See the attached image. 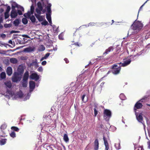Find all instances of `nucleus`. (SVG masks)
I'll return each mask as SVG.
<instances>
[{
    "instance_id": "obj_1",
    "label": "nucleus",
    "mask_w": 150,
    "mask_h": 150,
    "mask_svg": "<svg viewBox=\"0 0 150 150\" xmlns=\"http://www.w3.org/2000/svg\"><path fill=\"white\" fill-rule=\"evenodd\" d=\"M143 26V25L141 22L136 20L131 25L132 29L129 30L127 35H128L129 34L130 32H132L130 35L138 32L142 28Z\"/></svg>"
},
{
    "instance_id": "obj_2",
    "label": "nucleus",
    "mask_w": 150,
    "mask_h": 150,
    "mask_svg": "<svg viewBox=\"0 0 150 150\" xmlns=\"http://www.w3.org/2000/svg\"><path fill=\"white\" fill-rule=\"evenodd\" d=\"M42 3L39 2L38 3V8L36 9V11L37 14H35L36 18L40 21H42L45 19V17L44 16H40L41 14V12L43 9V7Z\"/></svg>"
},
{
    "instance_id": "obj_3",
    "label": "nucleus",
    "mask_w": 150,
    "mask_h": 150,
    "mask_svg": "<svg viewBox=\"0 0 150 150\" xmlns=\"http://www.w3.org/2000/svg\"><path fill=\"white\" fill-rule=\"evenodd\" d=\"M34 7L33 5H32L30 7V11H28L27 13H25L24 14V16L25 17L28 18H30L31 22L33 23H34L35 22L36 19L35 16L33 15L31 16V15L33 14L34 11Z\"/></svg>"
},
{
    "instance_id": "obj_4",
    "label": "nucleus",
    "mask_w": 150,
    "mask_h": 150,
    "mask_svg": "<svg viewBox=\"0 0 150 150\" xmlns=\"http://www.w3.org/2000/svg\"><path fill=\"white\" fill-rule=\"evenodd\" d=\"M18 8L17 11H18V14L19 15H22L23 12H24V8L19 5H18L16 3L14 2L12 4V10L16 9L15 8Z\"/></svg>"
},
{
    "instance_id": "obj_5",
    "label": "nucleus",
    "mask_w": 150,
    "mask_h": 150,
    "mask_svg": "<svg viewBox=\"0 0 150 150\" xmlns=\"http://www.w3.org/2000/svg\"><path fill=\"white\" fill-rule=\"evenodd\" d=\"M30 86V92L33 91V90L35 88V82L33 81H30L29 82ZM31 95V93H30L28 94L25 98H24V100H26L29 99Z\"/></svg>"
},
{
    "instance_id": "obj_6",
    "label": "nucleus",
    "mask_w": 150,
    "mask_h": 150,
    "mask_svg": "<svg viewBox=\"0 0 150 150\" xmlns=\"http://www.w3.org/2000/svg\"><path fill=\"white\" fill-rule=\"evenodd\" d=\"M111 116V112L109 110L105 109L103 113L104 119L106 121H108Z\"/></svg>"
},
{
    "instance_id": "obj_7",
    "label": "nucleus",
    "mask_w": 150,
    "mask_h": 150,
    "mask_svg": "<svg viewBox=\"0 0 150 150\" xmlns=\"http://www.w3.org/2000/svg\"><path fill=\"white\" fill-rule=\"evenodd\" d=\"M135 115L137 121L143 124L144 128L145 129V125L144 124V122L143 120L142 114V113H138L135 112Z\"/></svg>"
},
{
    "instance_id": "obj_8",
    "label": "nucleus",
    "mask_w": 150,
    "mask_h": 150,
    "mask_svg": "<svg viewBox=\"0 0 150 150\" xmlns=\"http://www.w3.org/2000/svg\"><path fill=\"white\" fill-rule=\"evenodd\" d=\"M120 66V65L118 66L117 65H114L112 67V73L114 74H119L121 69Z\"/></svg>"
},
{
    "instance_id": "obj_9",
    "label": "nucleus",
    "mask_w": 150,
    "mask_h": 150,
    "mask_svg": "<svg viewBox=\"0 0 150 150\" xmlns=\"http://www.w3.org/2000/svg\"><path fill=\"white\" fill-rule=\"evenodd\" d=\"M132 60H134V59H129L125 61L123 63L120 62L119 63H118L117 64L120 65L121 67H125L129 64L131 61Z\"/></svg>"
},
{
    "instance_id": "obj_10",
    "label": "nucleus",
    "mask_w": 150,
    "mask_h": 150,
    "mask_svg": "<svg viewBox=\"0 0 150 150\" xmlns=\"http://www.w3.org/2000/svg\"><path fill=\"white\" fill-rule=\"evenodd\" d=\"M21 78L19 77L18 75L15 73L12 78V81L13 82H17L20 81Z\"/></svg>"
},
{
    "instance_id": "obj_11",
    "label": "nucleus",
    "mask_w": 150,
    "mask_h": 150,
    "mask_svg": "<svg viewBox=\"0 0 150 150\" xmlns=\"http://www.w3.org/2000/svg\"><path fill=\"white\" fill-rule=\"evenodd\" d=\"M30 78L31 79L37 81L39 79V76L36 73H33L30 76Z\"/></svg>"
},
{
    "instance_id": "obj_12",
    "label": "nucleus",
    "mask_w": 150,
    "mask_h": 150,
    "mask_svg": "<svg viewBox=\"0 0 150 150\" xmlns=\"http://www.w3.org/2000/svg\"><path fill=\"white\" fill-rule=\"evenodd\" d=\"M18 14V12H17L16 9L12 10L10 14L11 17L12 18H16Z\"/></svg>"
},
{
    "instance_id": "obj_13",
    "label": "nucleus",
    "mask_w": 150,
    "mask_h": 150,
    "mask_svg": "<svg viewBox=\"0 0 150 150\" xmlns=\"http://www.w3.org/2000/svg\"><path fill=\"white\" fill-rule=\"evenodd\" d=\"M142 105L141 103L139 102H137L134 105V112H136V111L137 109L141 108L142 107Z\"/></svg>"
},
{
    "instance_id": "obj_14",
    "label": "nucleus",
    "mask_w": 150,
    "mask_h": 150,
    "mask_svg": "<svg viewBox=\"0 0 150 150\" xmlns=\"http://www.w3.org/2000/svg\"><path fill=\"white\" fill-rule=\"evenodd\" d=\"M52 5L51 4H48L46 7L47 9V13L46 14L51 15V7Z\"/></svg>"
},
{
    "instance_id": "obj_15",
    "label": "nucleus",
    "mask_w": 150,
    "mask_h": 150,
    "mask_svg": "<svg viewBox=\"0 0 150 150\" xmlns=\"http://www.w3.org/2000/svg\"><path fill=\"white\" fill-rule=\"evenodd\" d=\"M103 139L104 141V144L105 146V150H108L109 149L108 144L106 139L105 138L104 136L103 137Z\"/></svg>"
},
{
    "instance_id": "obj_16",
    "label": "nucleus",
    "mask_w": 150,
    "mask_h": 150,
    "mask_svg": "<svg viewBox=\"0 0 150 150\" xmlns=\"http://www.w3.org/2000/svg\"><path fill=\"white\" fill-rule=\"evenodd\" d=\"M6 73L8 76H11L12 73V69L10 67H7L6 70Z\"/></svg>"
},
{
    "instance_id": "obj_17",
    "label": "nucleus",
    "mask_w": 150,
    "mask_h": 150,
    "mask_svg": "<svg viewBox=\"0 0 150 150\" xmlns=\"http://www.w3.org/2000/svg\"><path fill=\"white\" fill-rule=\"evenodd\" d=\"M30 66H34L36 67H38V60L37 59L33 60L32 62L30 64Z\"/></svg>"
},
{
    "instance_id": "obj_18",
    "label": "nucleus",
    "mask_w": 150,
    "mask_h": 150,
    "mask_svg": "<svg viewBox=\"0 0 150 150\" xmlns=\"http://www.w3.org/2000/svg\"><path fill=\"white\" fill-rule=\"evenodd\" d=\"M28 76L29 72L28 71H27L24 74L23 80L28 81Z\"/></svg>"
},
{
    "instance_id": "obj_19",
    "label": "nucleus",
    "mask_w": 150,
    "mask_h": 150,
    "mask_svg": "<svg viewBox=\"0 0 150 150\" xmlns=\"http://www.w3.org/2000/svg\"><path fill=\"white\" fill-rule=\"evenodd\" d=\"M4 84L6 88H10L12 86V84L10 81H7L4 82Z\"/></svg>"
},
{
    "instance_id": "obj_20",
    "label": "nucleus",
    "mask_w": 150,
    "mask_h": 150,
    "mask_svg": "<svg viewBox=\"0 0 150 150\" xmlns=\"http://www.w3.org/2000/svg\"><path fill=\"white\" fill-rule=\"evenodd\" d=\"M113 50V48L112 47H110L108 49L106 50L105 52L103 53V54H108L110 52Z\"/></svg>"
},
{
    "instance_id": "obj_21",
    "label": "nucleus",
    "mask_w": 150,
    "mask_h": 150,
    "mask_svg": "<svg viewBox=\"0 0 150 150\" xmlns=\"http://www.w3.org/2000/svg\"><path fill=\"white\" fill-rule=\"evenodd\" d=\"M98 139H96L94 142V149L98 150Z\"/></svg>"
},
{
    "instance_id": "obj_22",
    "label": "nucleus",
    "mask_w": 150,
    "mask_h": 150,
    "mask_svg": "<svg viewBox=\"0 0 150 150\" xmlns=\"http://www.w3.org/2000/svg\"><path fill=\"white\" fill-rule=\"evenodd\" d=\"M118 143H116L115 144V146L117 150H118L120 148V141L119 140H118L117 141Z\"/></svg>"
},
{
    "instance_id": "obj_23",
    "label": "nucleus",
    "mask_w": 150,
    "mask_h": 150,
    "mask_svg": "<svg viewBox=\"0 0 150 150\" xmlns=\"http://www.w3.org/2000/svg\"><path fill=\"white\" fill-rule=\"evenodd\" d=\"M34 50L33 48L31 47H28L25 48L24 49V51L25 52H28L33 51Z\"/></svg>"
},
{
    "instance_id": "obj_24",
    "label": "nucleus",
    "mask_w": 150,
    "mask_h": 150,
    "mask_svg": "<svg viewBox=\"0 0 150 150\" xmlns=\"http://www.w3.org/2000/svg\"><path fill=\"white\" fill-rule=\"evenodd\" d=\"M46 18L48 21H49L50 23V24L51 25H52V22L51 21V15H48V14H46Z\"/></svg>"
},
{
    "instance_id": "obj_25",
    "label": "nucleus",
    "mask_w": 150,
    "mask_h": 150,
    "mask_svg": "<svg viewBox=\"0 0 150 150\" xmlns=\"http://www.w3.org/2000/svg\"><path fill=\"white\" fill-rule=\"evenodd\" d=\"M45 49V47L43 45H40L38 48V50L39 51H43Z\"/></svg>"
},
{
    "instance_id": "obj_26",
    "label": "nucleus",
    "mask_w": 150,
    "mask_h": 150,
    "mask_svg": "<svg viewBox=\"0 0 150 150\" xmlns=\"http://www.w3.org/2000/svg\"><path fill=\"white\" fill-rule=\"evenodd\" d=\"M10 62L13 64H16L18 62V60L16 58H12L10 59Z\"/></svg>"
},
{
    "instance_id": "obj_27",
    "label": "nucleus",
    "mask_w": 150,
    "mask_h": 150,
    "mask_svg": "<svg viewBox=\"0 0 150 150\" xmlns=\"http://www.w3.org/2000/svg\"><path fill=\"white\" fill-rule=\"evenodd\" d=\"M20 23V21L19 19H16L13 22V24L15 26H17Z\"/></svg>"
},
{
    "instance_id": "obj_28",
    "label": "nucleus",
    "mask_w": 150,
    "mask_h": 150,
    "mask_svg": "<svg viewBox=\"0 0 150 150\" xmlns=\"http://www.w3.org/2000/svg\"><path fill=\"white\" fill-rule=\"evenodd\" d=\"M50 54V53H47L44 57H42L41 58V59H40V61H42L43 59H46L49 56Z\"/></svg>"
},
{
    "instance_id": "obj_29",
    "label": "nucleus",
    "mask_w": 150,
    "mask_h": 150,
    "mask_svg": "<svg viewBox=\"0 0 150 150\" xmlns=\"http://www.w3.org/2000/svg\"><path fill=\"white\" fill-rule=\"evenodd\" d=\"M63 139L66 142H67L69 141V139L67 134H65L64 135Z\"/></svg>"
},
{
    "instance_id": "obj_30",
    "label": "nucleus",
    "mask_w": 150,
    "mask_h": 150,
    "mask_svg": "<svg viewBox=\"0 0 150 150\" xmlns=\"http://www.w3.org/2000/svg\"><path fill=\"white\" fill-rule=\"evenodd\" d=\"M28 84V81L23 80L22 85L23 87H25L27 86Z\"/></svg>"
},
{
    "instance_id": "obj_31",
    "label": "nucleus",
    "mask_w": 150,
    "mask_h": 150,
    "mask_svg": "<svg viewBox=\"0 0 150 150\" xmlns=\"http://www.w3.org/2000/svg\"><path fill=\"white\" fill-rule=\"evenodd\" d=\"M6 139H1L0 141V144L1 145H3L6 142Z\"/></svg>"
},
{
    "instance_id": "obj_32",
    "label": "nucleus",
    "mask_w": 150,
    "mask_h": 150,
    "mask_svg": "<svg viewBox=\"0 0 150 150\" xmlns=\"http://www.w3.org/2000/svg\"><path fill=\"white\" fill-rule=\"evenodd\" d=\"M120 98L122 100H125L126 99V97L123 93H121L120 95Z\"/></svg>"
},
{
    "instance_id": "obj_33",
    "label": "nucleus",
    "mask_w": 150,
    "mask_h": 150,
    "mask_svg": "<svg viewBox=\"0 0 150 150\" xmlns=\"http://www.w3.org/2000/svg\"><path fill=\"white\" fill-rule=\"evenodd\" d=\"M6 127L7 125L6 124H4L1 126L0 129L1 130H4L6 129Z\"/></svg>"
},
{
    "instance_id": "obj_34",
    "label": "nucleus",
    "mask_w": 150,
    "mask_h": 150,
    "mask_svg": "<svg viewBox=\"0 0 150 150\" xmlns=\"http://www.w3.org/2000/svg\"><path fill=\"white\" fill-rule=\"evenodd\" d=\"M96 24V23H89L88 25H83V26H85L86 27H87L89 26H93L95 25Z\"/></svg>"
},
{
    "instance_id": "obj_35",
    "label": "nucleus",
    "mask_w": 150,
    "mask_h": 150,
    "mask_svg": "<svg viewBox=\"0 0 150 150\" xmlns=\"http://www.w3.org/2000/svg\"><path fill=\"white\" fill-rule=\"evenodd\" d=\"M1 77L2 79H4L6 78V74L4 72H2L1 73Z\"/></svg>"
},
{
    "instance_id": "obj_36",
    "label": "nucleus",
    "mask_w": 150,
    "mask_h": 150,
    "mask_svg": "<svg viewBox=\"0 0 150 150\" xmlns=\"http://www.w3.org/2000/svg\"><path fill=\"white\" fill-rule=\"evenodd\" d=\"M22 23L24 24H26L28 23V20L26 18H23L22 19Z\"/></svg>"
},
{
    "instance_id": "obj_37",
    "label": "nucleus",
    "mask_w": 150,
    "mask_h": 150,
    "mask_svg": "<svg viewBox=\"0 0 150 150\" xmlns=\"http://www.w3.org/2000/svg\"><path fill=\"white\" fill-rule=\"evenodd\" d=\"M12 24L10 23L5 24L4 25V26L6 28H9L11 27Z\"/></svg>"
},
{
    "instance_id": "obj_38",
    "label": "nucleus",
    "mask_w": 150,
    "mask_h": 150,
    "mask_svg": "<svg viewBox=\"0 0 150 150\" xmlns=\"http://www.w3.org/2000/svg\"><path fill=\"white\" fill-rule=\"evenodd\" d=\"M10 135L11 137L13 138L15 137H16V135L15 133L13 132H12L10 134Z\"/></svg>"
},
{
    "instance_id": "obj_39",
    "label": "nucleus",
    "mask_w": 150,
    "mask_h": 150,
    "mask_svg": "<svg viewBox=\"0 0 150 150\" xmlns=\"http://www.w3.org/2000/svg\"><path fill=\"white\" fill-rule=\"evenodd\" d=\"M11 129L12 130H14L16 132H18L19 130V129L18 128L15 127H11Z\"/></svg>"
},
{
    "instance_id": "obj_40",
    "label": "nucleus",
    "mask_w": 150,
    "mask_h": 150,
    "mask_svg": "<svg viewBox=\"0 0 150 150\" xmlns=\"http://www.w3.org/2000/svg\"><path fill=\"white\" fill-rule=\"evenodd\" d=\"M41 24L42 25H46L48 24V22L45 20L44 21L43 20V21L41 23Z\"/></svg>"
},
{
    "instance_id": "obj_41",
    "label": "nucleus",
    "mask_w": 150,
    "mask_h": 150,
    "mask_svg": "<svg viewBox=\"0 0 150 150\" xmlns=\"http://www.w3.org/2000/svg\"><path fill=\"white\" fill-rule=\"evenodd\" d=\"M9 16L8 13L5 12L4 13V17L5 19L8 18Z\"/></svg>"
},
{
    "instance_id": "obj_42",
    "label": "nucleus",
    "mask_w": 150,
    "mask_h": 150,
    "mask_svg": "<svg viewBox=\"0 0 150 150\" xmlns=\"http://www.w3.org/2000/svg\"><path fill=\"white\" fill-rule=\"evenodd\" d=\"M85 95H83L81 97V99H82V101L85 103L86 102V101H87V100H84V98H85Z\"/></svg>"
},
{
    "instance_id": "obj_43",
    "label": "nucleus",
    "mask_w": 150,
    "mask_h": 150,
    "mask_svg": "<svg viewBox=\"0 0 150 150\" xmlns=\"http://www.w3.org/2000/svg\"><path fill=\"white\" fill-rule=\"evenodd\" d=\"M94 110V116L96 117L98 114V111L96 110V108H95Z\"/></svg>"
},
{
    "instance_id": "obj_44",
    "label": "nucleus",
    "mask_w": 150,
    "mask_h": 150,
    "mask_svg": "<svg viewBox=\"0 0 150 150\" xmlns=\"http://www.w3.org/2000/svg\"><path fill=\"white\" fill-rule=\"evenodd\" d=\"M11 9V8L9 6H7L6 9V12H7L8 13L10 11Z\"/></svg>"
},
{
    "instance_id": "obj_45",
    "label": "nucleus",
    "mask_w": 150,
    "mask_h": 150,
    "mask_svg": "<svg viewBox=\"0 0 150 150\" xmlns=\"http://www.w3.org/2000/svg\"><path fill=\"white\" fill-rule=\"evenodd\" d=\"M38 70L39 72H42L43 71V68L42 67H39L38 69Z\"/></svg>"
},
{
    "instance_id": "obj_46",
    "label": "nucleus",
    "mask_w": 150,
    "mask_h": 150,
    "mask_svg": "<svg viewBox=\"0 0 150 150\" xmlns=\"http://www.w3.org/2000/svg\"><path fill=\"white\" fill-rule=\"evenodd\" d=\"M19 31L12 30L10 32V33L12 34L15 33H19Z\"/></svg>"
},
{
    "instance_id": "obj_47",
    "label": "nucleus",
    "mask_w": 150,
    "mask_h": 150,
    "mask_svg": "<svg viewBox=\"0 0 150 150\" xmlns=\"http://www.w3.org/2000/svg\"><path fill=\"white\" fill-rule=\"evenodd\" d=\"M147 0L145 3H144L143 4L142 6H141L140 7L139 9V11H140L141 10V9L144 6V5L146 3V2H147Z\"/></svg>"
},
{
    "instance_id": "obj_48",
    "label": "nucleus",
    "mask_w": 150,
    "mask_h": 150,
    "mask_svg": "<svg viewBox=\"0 0 150 150\" xmlns=\"http://www.w3.org/2000/svg\"><path fill=\"white\" fill-rule=\"evenodd\" d=\"M146 98H143L141 99L139 102H143L144 101H145L146 100Z\"/></svg>"
},
{
    "instance_id": "obj_49",
    "label": "nucleus",
    "mask_w": 150,
    "mask_h": 150,
    "mask_svg": "<svg viewBox=\"0 0 150 150\" xmlns=\"http://www.w3.org/2000/svg\"><path fill=\"white\" fill-rule=\"evenodd\" d=\"M46 62L45 61H44L42 62L41 64L42 65H45L46 64Z\"/></svg>"
},
{
    "instance_id": "obj_50",
    "label": "nucleus",
    "mask_w": 150,
    "mask_h": 150,
    "mask_svg": "<svg viewBox=\"0 0 150 150\" xmlns=\"http://www.w3.org/2000/svg\"><path fill=\"white\" fill-rule=\"evenodd\" d=\"M59 39L60 40H62L63 39V36H62V34H60L59 35Z\"/></svg>"
},
{
    "instance_id": "obj_51",
    "label": "nucleus",
    "mask_w": 150,
    "mask_h": 150,
    "mask_svg": "<svg viewBox=\"0 0 150 150\" xmlns=\"http://www.w3.org/2000/svg\"><path fill=\"white\" fill-rule=\"evenodd\" d=\"M46 119L48 121V123H49L50 122H51V120L50 119V117H47Z\"/></svg>"
},
{
    "instance_id": "obj_52",
    "label": "nucleus",
    "mask_w": 150,
    "mask_h": 150,
    "mask_svg": "<svg viewBox=\"0 0 150 150\" xmlns=\"http://www.w3.org/2000/svg\"><path fill=\"white\" fill-rule=\"evenodd\" d=\"M64 60L65 61L66 63H68L69 62V60L67 58H65L64 59Z\"/></svg>"
},
{
    "instance_id": "obj_53",
    "label": "nucleus",
    "mask_w": 150,
    "mask_h": 150,
    "mask_svg": "<svg viewBox=\"0 0 150 150\" xmlns=\"http://www.w3.org/2000/svg\"><path fill=\"white\" fill-rule=\"evenodd\" d=\"M148 147L150 149V141H149L148 143Z\"/></svg>"
},
{
    "instance_id": "obj_54",
    "label": "nucleus",
    "mask_w": 150,
    "mask_h": 150,
    "mask_svg": "<svg viewBox=\"0 0 150 150\" xmlns=\"http://www.w3.org/2000/svg\"><path fill=\"white\" fill-rule=\"evenodd\" d=\"M8 43L11 44H12V41L11 40H10L8 41Z\"/></svg>"
},
{
    "instance_id": "obj_55",
    "label": "nucleus",
    "mask_w": 150,
    "mask_h": 150,
    "mask_svg": "<svg viewBox=\"0 0 150 150\" xmlns=\"http://www.w3.org/2000/svg\"><path fill=\"white\" fill-rule=\"evenodd\" d=\"M3 28V26L2 24L0 23V29H1Z\"/></svg>"
},
{
    "instance_id": "obj_56",
    "label": "nucleus",
    "mask_w": 150,
    "mask_h": 150,
    "mask_svg": "<svg viewBox=\"0 0 150 150\" xmlns=\"http://www.w3.org/2000/svg\"><path fill=\"white\" fill-rule=\"evenodd\" d=\"M19 93H20V95H19V96L20 97H21L22 96V92H19Z\"/></svg>"
},
{
    "instance_id": "obj_57",
    "label": "nucleus",
    "mask_w": 150,
    "mask_h": 150,
    "mask_svg": "<svg viewBox=\"0 0 150 150\" xmlns=\"http://www.w3.org/2000/svg\"><path fill=\"white\" fill-rule=\"evenodd\" d=\"M104 84V83L103 82L100 84V86H101V88H102V87L103 86Z\"/></svg>"
},
{
    "instance_id": "obj_58",
    "label": "nucleus",
    "mask_w": 150,
    "mask_h": 150,
    "mask_svg": "<svg viewBox=\"0 0 150 150\" xmlns=\"http://www.w3.org/2000/svg\"><path fill=\"white\" fill-rule=\"evenodd\" d=\"M89 64H92L91 63V62H89V64H88V65H86V66H85V67H86V68L87 67H88V65H89Z\"/></svg>"
},
{
    "instance_id": "obj_59",
    "label": "nucleus",
    "mask_w": 150,
    "mask_h": 150,
    "mask_svg": "<svg viewBox=\"0 0 150 150\" xmlns=\"http://www.w3.org/2000/svg\"><path fill=\"white\" fill-rule=\"evenodd\" d=\"M1 36L3 38H5L6 37V35L5 34H3L1 35Z\"/></svg>"
},
{
    "instance_id": "obj_60",
    "label": "nucleus",
    "mask_w": 150,
    "mask_h": 150,
    "mask_svg": "<svg viewBox=\"0 0 150 150\" xmlns=\"http://www.w3.org/2000/svg\"><path fill=\"white\" fill-rule=\"evenodd\" d=\"M80 84L78 86H77L78 87H79V88L80 87H81L82 86V85H81V86H80V85H81V83H80Z\"/></svg>"
},
{
    "instance_id": "obj_61",
    "label": "nucleus",
    "mask_w": 150,
    "mask_h": 150,
    "mask_svg": "<svg viewBox=\"0 0 150 150\" xmlns=\"http://www.w3.org/2000/svg\"><path fill=\"white\" fill-rule=\"evenodd\" d=\"M25 46H20L19 47V48H22L23 47H24Z\"/></svg>"
},
{
    "instance_id": "obj_62",
    "label": "nucleus",
    "mask_w": 150,
    "mask_h": 150,
    "mask_svg": "<svg viewBox=\"0 0 150 150\" xmlns=\"http://www.w3.org/2000/svg\"><path fill=\"white\" fill-rule=\"evenodd\" d=\"M52 50H48V51L49 52H51L52 51Z\"/></svg>"
},
{
    "instance_id": "obj_63",
    "label": "nucleus",
    "mask_w": 150,
    "mask_h": 150,
    "mask_svg": "<svg viewBox=\"0 0 150 150\" xmlns=\"http://www.w3.org/2000/svg\"><path fill=\"white\" fill-rule=\"evenodd\" d=\"M26 36V37H28V36L27 35H23V36Z\"/></svg>"
},
{
    "instance_id": "obj_64",
    "label": "nucleus",
    "mask_w": 150,
    "mask_h": 150,
    "mask_svg": "<svg viewBox=\"0 0 150 150\" xmlns=\"http://www.w3.org/2000/svg\"><path fill=\"white\" fill-rule=\"evenodd\" d=\"M148 106H150V104H147Z\"/></svg>"
}]
</instances>
